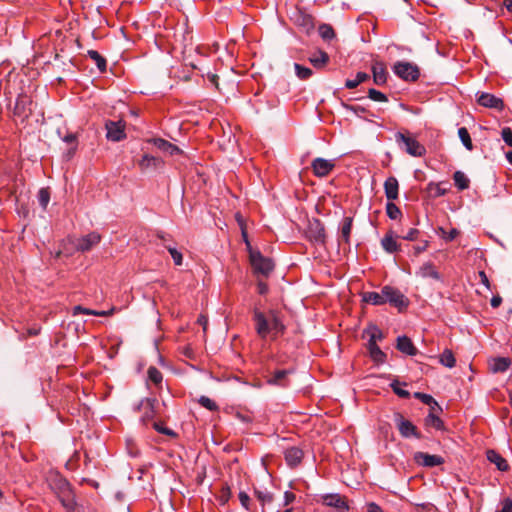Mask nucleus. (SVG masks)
<instances>
[{"mask_svg":"<svg viewBox=\"0 0 512 512\" xmlns=\"http://www.w3.org/2000/svg\"><path fill=\"white\" fill-rule=\"evenodd\" d=\"M395 141L401 149L413 157H423L426 154V148L416 140L409 132H397Z\"/></svg>","mask_w":512,"mask_h":512,"instance_id":"f257e3e1","label":"nucleus"},{"mask_svg":"<svg viewBox=\"0 0 512 512\" xmlns=\"http://www.w3.org/2000/svg\"><path fill=\"white\" fill-rule=\"evenodd\" d=\"M165 248L168 250V252L170 253L173 261H174V264L177 265V266H180L182 265V262H183V256H182V253L180 251H178L175 247H172L171 245H164Z\"/></svg>","mask_w":512,"mask_h":512,"instance_id":"8fccbe9b","label":"nucleus"},{"mask_svg":"<svg viewBox=\"0 0 512 512\" xmlns=\"http://www.w3.org/2000/svg\"><path fill=\"white\" fill-rule=\"evenodd\" d=\"M163 164V161L159 157H155L149 154L143 155V157L139 160L138 166L142 172L151 169H157Z\"/></svg>","mask_w":512,"mask_h":512,"instance_id":"4be33fe9","label":"nucleus"},{"mask_svg":"<svg viewBox=\"0 0 512 512\" xmlns=\"http://www.w3.org/2000/svg\"><path fill=\"white\" fill-rule=\"evenodd\" d=\"M416 275L421 277V278H432L434 280H441V275L440 273L437 271L435 265L428 261V262H425L419 269L418 271L416 272Z\"/></svg>","mask_w":512,"mask_h":512,"instance_id":"b1692460","label":"nucleus"},{"mask_svg":"<svg viewBox=\"0 0 512 512\" xmlns=\"http://www.w3.org/2000/svg\"><path fill=\"white\" fill-rule=\"evenodd\" d=\"M249 258L255 274L268 277L274 270V262L270 258L264 257L259 251L250 249Z\"/></svg>","mask_w":512,"mask_h":512,"instance_id":"f03ea898","label":"nucleus"},{"mask_svg":"<svg viewBox=\"0 0 512 512\" xmlns=\"http://www.w3.org/2000/svg\"><path fill=\"white\" fill-rule=\"evenodd\" d=\"M307 236L311 242L316 244H325L326 240V232L325 227L318 219H313L309 222V226L307 229Z\"/></svg>","mask_w":512,"mask_h":512,"instance_id":"0eeeda50","label":"nucleus"},{"mask_svg":"<svg viewBox=\"0 0 512 512\" xmlns=\"http://www.w3.org/2000/svg\"><path fill=\"white\" fill-rule=\"evenodd\" d=\"M367 348L371 359L377 363L382 364L386 360V354L380 349L377 344L368 343Z\"/></svg>","mask_w":512,"mask_h":512,"instance_id":"7c9ffc66","label":"nucleus"},{"mask_svg":"<svg viewBox=\"0 0 512 512\" xmlns=\"http://www.w3.org/2000/svg\"><path fill=\"white\" fill-rule=\"evenodd\" d=\"M428 245H429L428 241H423L421 244H418V245L414 246L413 247L414 254L417 256L420 253L426 251V249L428 248Z\"/></svg>","mask_w":512,"mask_h":512,"instance_id":"0e129e2a","label":"nucleus"},{"mask_svg":"<svg viewBox=\"0 0 512 512\" xmlns=\"http://www.w3.org/2000/svg\"><path fill=\"white\" fill-rule=\"evenodd\" d=\"M344 107L346 110L351 111L355 114L363 113L366 111L365 108H363L360 105H344Z\"/></svg>","mask_w":512,"mask_h":512,"instance_id":"69168bd1","label":"nucleus"},{"mask_svg":"<svg viewBox=\"0 0 512 512\" xmlns=\"http://www.w3.org/2000/svg\"><path fill=\"white\" fill-rule=\"evenodd\" d=\"M393 421L401 437L421 439L422 434L418 430L417 426L414 425L409 419L405 418L400 412H395L393 415Z\"/></svg>","mask_w":512,"mask_h":512,"instance_id":"7ed1b4c3","label":"nucleus"},{"mask_svg":"<svg viewBox=\"0 0 512 512\" xmlns=\"http://www.w3.org/2000/svg\"><path fill=\"white\" fill-rule=\"evenodd\" d=\"M367 512H383L382 508L375 502L367 504Z\"/></svg>","mask_w":512,"mask_h":512,"instance_id":"774afa93","label":"nucleus"},{"mask_svg":"<svg viewBox=\"0 0 512 512\" xmlns=\"http://www.w3.org/2000/svg\"><path fill=\"white\" fill-rule=\"evenodd\" d=\"M372 74L373 81L376 85H384L387 82L388 72L384 62L382 61H373L372 63Z\"/></svg>","mask_w":512,"mask_h":512,"instance_id":"dca6fc26","label":"nucleus"},{"mask_svg":"<svg viewBox=\"0 0 512 512\" xmlns=\"http://www.w3.org/2000/svg\"><path fill=\"white\" fill-rule=\"evenodd\" d=\"M363 301L370 303L372 305H383L385 304V298H384V287L382 288L381 292H366L363 295Z\"/></svg>","mask_w":512,"mask_h":512,"instance_id":"2f4dec72","label":"nucleus"},{"mask_svg":"<svg viewBox=\"0 0 512 512\" xmlns=\"http://www.w3.org/2000/svg\"><path fill=\"white\" fill-rule=\"evenodd\" d=\"M427 192L429 193V196L432 198H438L446 194L447 189L442 188L441 184L430 182L427 185Z\"/></svg>","mask_w":512,"mask_h":512,"instance_id":"58836bf2","label":"nucleus"},{"mask_svg":"<svg viewBox=\"0 0 512 512\" xmlns=\"http://www.w3.org/2000/svg\"><path fill=\"white\" fill-rule=\"evenodd\" d=\"M487 459L496 465L500 471H507L509 469L508 462L498 452L494 450L487 451Z\"/></svg>","mask_w":512,"mask_h":512,"instance_id":"c756f323","label":"nucleus"},{"mask_svg":"<svg viewBox=\"0 0 512 512\" xmlns=\"http://www.w3.org/2000/svg\"><path fill=\"white\" fill-rule=\"evenodd\" d=\"M149 143H152L159 150L165 152L168 147L169 141L162 138H152L148 140Z\"/></svg>","mask_w":512,"mask_h":512,"instance_id":"4d7b16f0","label":"nucleus"},{"mask_svg":"<svg viewBox=\"0 0 512 512\" xmlns=\"http://www.w3.org/2000/svg\"><path fill=\"white\" fill-rule=\"evenodd\" d=\"M32 100L31 97L21 93L16 99L13 114L21 122H24L29 118L32 113Z\"/></svg>","mask_w":512,"mask_h":512,"instance_id":"423d86ee","label":"nucleus"},{"mask_svg":"<svg viewBox=\"0 0 512 512\" xmlns=\"http://www.w3.org/2000/svg\"><path fill=\"white\" fill-rule=\"evenodd\" d=\"M152 427L159 433L161 434H164V435H168V436H174L175 433L173 432V430L165 427L161 422H152Z\"/></svg>","mask_w":512,"mask_h":512,"instance_id":"6e6d98bb","label":"nucleus"},{"mask_svg":"<svg viewBox=\"0 0 512 512\" xmlns=\"http://www.w3.org/2000/svg\"><path fill=\"white\" fill-rule=\"evenodd\" d=\"M38 202L40 206L45 210L49 204L50 201V191L49 188H41L38 191Z\"/></svg>","mask_w":512,"mask_h":512,"instance_id":"09e8293b","label":"nucleus"},{"mask_svg":"<svg viewBox=\"0 0 512 512\" xmlns=\"http://www.w3.org/2000/svg\"><path fill=\"white\" fill-rule=\"evenodd\" d=\"M397 236L393 231H388L381 240V245L387 253H395L400 250V245L396 241Z\"/></svg>","mask_w":512,"mask_h":512,"instance_id":"a878e982","label":"nucleus"},{"mask_svg":"<svg viewBox=\"0 0 512 512\" xmlns=\"http://www.w3.org/2000/svg\"><path fill=\"white\" fill-rule=\"evenodd\" d=\"M239 497V500H240V503L241 505L245 508V509H249V502H250V497L249 495L246 493V492H243L241 491L238 495Z\"/></svg>","mask_w":512,"mask_h":512,"instance_id":"bf43d9fd","label":"nucleus"},{"mask_svg":"<svg viewBox=\"0 0 512 512\" xmlns=\"http://www.w3.org/2000/svg\"><path fill=\"white\" fill-rule=\"evenodd\" d=\"M501 509L497 512H512V500L510 498H505L501 502Z\"/></svg>","mask_w":512,"mask_h":512,"instance_id":"052dcab7","label":"nucleus"},{"mask_svg":"<svg viewBox=\"0 0 512 512\" xmlns=\"http://www.w3.org/2000/svg\"><path fill=\"white\" fill-rule=\"evenodd\" d=\"M254 493H255V496L257 497V499L262 503V505H264L266 503H270L273 500L272 494L268 491H261V490L255 489Z\"/></svg>","mask_w":512,"mask_h":512,"instance_id":"864d4df0","label":"nucleus"},{"mask_svg":"<svg viewBox=\"0 0 512 512\" xmlns=\"http://www.w3.org/2000/svg\"><path fill=\"white\" fill-rule=\"evenodd\" d=\"M59 498L67 512L75 511L76 501L68 483H65V488L62 490Z\"/></svg>","mask_w":512,"mask_h":512,"instance_id":"aec40b11","label":"nucleus"},{"mask_svg":"<svg viewBox=\"0 0 512 512\" xmlns=\"http://www.w3.org/2000/svg\"><path fill=\"white\" fill-rule=\"evenodd\" d=\"M157 404L156 399L146 398L141 401L140 407L143 409V415L141 416V421L144 425H148L154 422V418L156 415L155 406Z\"/></svg>","mask_w":512,"mask_h":512,"instance_id":"ddd939ff","label":"nucleus"},{"mask_svg":"<svg viewBox=\"0 0 512 512\" xmlns=\"http://www.w3.org/2000/svg\"><path fill=\"white\" fill-rule=\"evenodd\" d=\"M477 102L479 105L486 108H494L500 111L504 108V102L501 98L486 92H482L478 95Z\"/></svg>","mask_w":512,"mask_h":512,"instance_id":"2eb2a0df","label":"nucleus"},{"mask_svg":"<svg viewBox=\"0 0 512 512\" xmlns=\"http://www.w3.org/2000/svg\"><path fill=\"white\" fill-rule=\"evenodd\" d=\"M384 192L388 201L397 200L399 197V183L396 177L390 176L384 182Z\"/></svg>","mask_w":512,"mask_h":512,"instance_id":"a211bd4d","label":"nucleus"},{"mask_svg":"<svg viewBox=\"0 0 512 512\" xmlns=\"http://www.w3.org/2000/svg\"><path fill=\"white\" fill-rule=\"evenodd\" d=\"M453 180H454V184L455 186L463 191V190H466L469 188V185H470V180L469 178L465 175L464 172L462 171H456L454 172L453 174Z\"/></svg>","mask_w":512,"mask_h":512,"instance_id":"f704fd0d","label":"nucleus"},{"mask_svg":"<svg viewBox=\"0 0 512 512\" xmlns=\"http://www.w3.org/2000/svg\"><path fill=\"white\" fill-rule=\"evenodd\" d=\"M365 333L369 336L368 343L377 344V341H381L384 338L383 332L375 325L369 326Z\"/></svg>","mask_w":512,"mask_h":512,"instance_id":"e433bc0d","label":"nucleus"},{"mask_svg":"<svg viewBox=\"0 0 512 512\" xmlns=\"http://www.w3.org/2000/svg\"><path fill=\"white\" fill-rule=\"evenodd\" d=\"M101 240V236L97 232H91L79 238L76 243V249L81 252L90 251Z\"/></svg>","mask_w":512,"mask_h":512,"instance_id":"4468645a","label":"nucleus"},{"mask_svg":"<svg viewBox=\"0 0 512 512\" xmlns=\"http://www.w3.org/2000/svg\"><path fill=\"white\" fill-rule=\"evenodd\" d=\"M253 321L255 323V330L261 339H266L270 334V320L263 312L255 309L253 312Z\"/></svg>","mask_w":512,"mask_h":512,"instance_id":"1a4fd4ad","label":"nucleus"},{"mask_svg":"<svg viewBox=\"0 0 512 512\" xmlns=\"http://www.w3.org/2000/svg\"><path fill=\"white\" fill-rule=\"evenodd\" d=\"M169 155H175L181 153V150L176 145L169 142L167 149L165 150Z\"/></svg>","mask_w":512,"mask_h":512,"instance_id":"338daca9","label":"nucleus"},{"mask_svg":"<svg viewBox=\"0 0 512 512\" xmlns=\"http://www.w3.org/2000/svg\"><path fill=\"white\" fill-rule=\"evenodd\" d=\"M257 289H258V293L261 295H265L269 291V287H268L267 283L262 280H258Z\"/></svg>","mask_w":512,"mask_h":512,"instance_id":"e2e57ef3","label":"nucleus"},{"mask_svg":"<svg viewBox=\"0 0 512 512\" xmlns=\"http://www.w3.org/2000/svg\"><path fill=\"white\" fill-rule=\"evenodd\" d=\"M440 363L448 368H453L456 364V359L451 350H444V352L440 355Z\"/></svg>","mask_w":512,"mask_h":512,"instance_id":"c03bdc74","label":"nucleus"},{"mask_svg":"<svg viewBox=\"0 0 512 512\" xmlns=\"http://www.w3.org/2000/svg\"><path fill=\"white\" fill-rule=\"evenodd\" d=\"M396 348L403 354L409 355V356H415L418 353L417 348L413 344L410 338L407 336H399L397 338V344Z\"/></svg>","mask_w":512,"mask_h":512,"instance_id":"412c9836","label":"nucleus"},{"mask_svg":"<svg viewBox=\"0 0 512 512\" xmlns=\"http://www.w3.org/2000/svg\"><path fill=\"white\" fill-rule=\"evenodd\" d=\"M303 457V450L296 446L289 447L284 451L285 461L291 468L297 467L302 462Z\"/></svg>","mask_w":512,"mask_h":512,"instance_id":"f3484780","label":"nucleus"},{"mask_svg":"<svg viewBox=\"0 0 512 512\" xmlns=\"http://www.w3.org/2000/svg\"><path fill=\"white\" fill-rule=\"evenodd\" d=\"M424 424L427 427H432L436 430H444L443 421L435 414V410L430 409L429 414L424 419Z\"/></svg>","mask_w":512,"mask_h":512,"instance_id":"72a5a7b5","label":"nucleus"},{"mask_svg":"<svg viewBox=\"0 0 512 512\" xmlns=\"http://www.w3.org/2000/svg\"><path fill=\"white\" fill-rule=\"evenodd\" d=\"M269 320L270 334H272V338L275 339L278 335H283L286 330V327L276 311L271 310L269 312Z\"/></svg>","mask_w":512,"mask_h":512,"instance_id":"6ab92c4d","label":"nucleus"},{"mask_svg":"<svg viewBox=\"0 0 512 512\" xmlns=\"http://www.w3.org/2000/svg\"><path fill=\"white\" fill-rule=\"evenodd\" d=\"M353 226L352 217H344L340 226L339 244L342 242L346 245H350V235Z\"/></svg>","mask_w":512,"mask_h":512,"instance_id":"393cba45","label":"nucleus"},{"mask_svg":"<svg viewBox=\"0 0 512 512\" xmlns=\"http://www.w3.org/2000/svg\"><path fill=\"white\" fill-rule=\"evenodd\" d=\"M198 403L209 411H217L219 409L218 405L207 396H201L198 399Z\"/></svg>","mask_w":512,"mask_h":512,"instance_id":"3c124183","label":"nucleus"},{"mask_svg":"<svg viewBox=\"0 0 512 512\" xmlns=\"http://www.w3.org/2000/svg\"><path fill=\"white\" fill-rule=\"evenodd\" d=\"M63 140L67 144L71 145L66 154L67 158L70 159L71 157H73L77 150V137L74 133H69L66 136H64Z\"/></svg>","mask_w":512,"mask_h":512,"instance_id":"79ce46f5","label":"nucleus"},{"mask_svg":"<svg viewBox=\"0 0 512 512\" xmlns=\"http://www.w3.org/2000/svg\"><path fill=\"white\" fill-rule=\"evenodd\" d=\"M308 60L314 68L322 69L329 63L330 57L327 52L317 50L309 56Z\"/></svg>","mask_w":512,"mask_h":512,"instance_id":"bb28decb","label":"nucleus"},{"mask_svg":"<svg viewBox=\"0 0 512 512\" xmlns=\"http://www.w3.org/2000/svg\"><path fill=\"white\" fill-rule=\"evenodd\" d=\"M114 312H115V308L114 307L111 308L108 311H97V310H92V309L85 308V307H83L81 305H77V306L73 307V309H72V315L73 316H76L78 314H86V315L106 317V316L113 315Z\"/></svg>","mask_w":512,"mask_h":512,"instance_id":"c85d7f7f","label":"nucleus"},{"mask_svg":"<svg viewBox=\"0 0 512 512\" xmlns=\"http://www.w3.org/2000/svg\"><path fill=\"white\" fill-rule=\"evenodd\" d=\"M414 397L419 399L424 404L429 405L430 409H432V410H436V409L440 410V411L442 410L441 407L436 402V400L431 395H429V394H425V393H421V392H416L414 394Z\"/></svg>","mask_w":512,"mask_h":512,"instance_id":"4c0bfd02","label":"nucleus"},{"mask_svg":"<svg viewBox=\"0 0 512 512\" xmlns=\"http://www.w3.org/2000/svg\"><path fill=\"white\" fill-rule=\"evenodd\" d=\"M419 230L418 229H415V228H411L406 235H404L402 238L404 240H408V241H414L417 239L418 235H419Z\"/></svg>","mask_w":512,"mask_h":512,"instance_id":"680f3d73","label":"nucleus"},{"mask_svg":"<svg viewBox=\"0 0 512 512\" xmlns=\"http://www.w3.org/2000/svg\"><path fill=\"white\" fill-rule=\"evenodd\" d=\"M87 55L95 62L101 73L106 71L107 62L102 55H100L96 50H88Z\"/></svg>","mask_w":512,"mask_h":512,"instance_id":"c9c22d12","label":"nucleus"},{"mask_svg":"<svg viewBox=\"0 0 512 512\" xmlns=\"http://www.w3.org/2000/svg\"><path fill=\"white\" fill-rule=\"evenodd\" d=\"M386 214L392 220L399 219L402 216L400 208L395 203H393V201L387 202Z\"/></svg>","mask_w":512,"mask_h":512,"instance_id":"a18cd8bd","label":"nucleus"},{"mask_svg":"<svg viewBox=\"0 0 512 512\" xmlns=\"http://www.w3.org/2000/svg\"><path fill=\"white\" fill-rule=\"evenodd\" d=\"M323 504L337 509L338 512H348L349 505L344 496L340 494H325L322 496Z\"/></svg>","mask_w":512,"mask_h":512,"instance_id":"f8f14e48","label":"nucleus"},{"mask_svg":"<svg viewBox=\"0 0 512 512\" xmlns=\"http://www.w3.org/2000/svg\"><path fill=\"white\" fill-rule=\"evenodd\" d=\"M458 136L467 150H473V143L466 127H461L458 129Z\"/></svg>","mask_w":512,"mask_h":512,"instance_id":"37998d69","label":"nucleus"},{"mask_svg":"<svg viewBox=\"0 0 512 512\" xmlns=\"http://www.w3.org/2000/svg\"><path fill=\"white\" fill-rule=\"evenodd\" d=\"M291 373L290 370H287V369H282V370H277L275 372H273L268 378H267V383L269 385H276V386H281V387H286L288 386V379H287V376Z\"/></svg>","mask_w":512,"mask_h":512,"instance_id":"5701e85b","label":"nucleus"},{"mask_svg":"<svg viewBox=\"0 0 512 512\" xmlns=\"http://www.w3.org/2000/svg\"><path fill=\"white\" fill-rule=\"evenodd\" d=\"M106 137L110 141L118 142L126 137L125 134V122L119 121H107L105 124Z\"/></svg>","mask_w":512,"mask_h":512,"instance_id":"6e6552de","label":"nucleus"},{"mask_svg":"<svg viewBox=\"0 0 512 512\" xmlns=\"http://www.w3.org/2000/svg\"><path fill=\"white\" fill-rule=\"evenodd\" d=\"M413 459L416 464L429 468L440 466L445 462L443 457L439 455H431L425 452L414 453Z\"/></svg>","mask_w":512,"mask_h":512,"instance_id":"9b49d317","label":"nucleus"},{"mask_svg":"<svg viewBox=\"0 0 512 512\" xmlns=\"http://www.w3.org/2000/svg\"><path fill=\"white\" fill-rule=\"evenodd\" d=\"M368 97L375 102H387V96L374 88L368 90Z\"/></svg>","mask_w":512,"mask_h":512,"instance_id":"603ef678","label":"nucleus"},{"mask_svg":"<svg viewBox=\"0 0 512 512\" xmlns=\"http://www.w3.org/2000/svg\"><path fill=\"white\" fill-rule=\"evenodd\" d=\"M489 368L493 373H503L511 365V360L507 357H495L489 360Z\"/></svg>","mask_w":512,"mask_h":512,"instance_id":"cd10ccee","label":"nucleus"},{"mask_svg":"<svg viewBox=\"0 0 512 512\" xmlns=\"http://www.w3.org/2000/svg\"><path fill=\"white\" fill-rule=\"evenodd\" d=\"M393 72L405 81H416L420 76L417 65L404 61L396 62L393 66Z\"/></svg>","mask_w":512,"mask_h":512,"instance_id":"20e7f679","label":"nucleus"},{"mask_svg":"<svg viewBox=\"0 0 512 512\" xmlns=\"http://www.w3.org/2000/svg\"><path fill=\"white\" fill-rule=\"evenodd\" d=\"M503 141L510 147H512V130L509 127H505L501 131Z\"/></svg>","mask_w":512,"mask_h":512,"instance_id":"13d9d810","label":"nucleus"},{"mask_svg":"<svg viewBox=\"0 0 512 512\" xmlns=\"http://www.w3.org/2000/svg\"><path fill=\"white\" fill-rule=\"evenodd\" d=\"M390 386L397 396L401 398H409L410 393L407 390L400 388L398 381H393Z\"/></svg>","mask_w":512,"mask_h":512,"instance_id":"5fc2aeb1","label":"nucleus"},{"mask_svg":"<svg viewBox=\"0 0 512 512\" xmlns=\"http://www.w3.org/2000/svg\"><path fill=\"white\" fill-rule=\"evenodd\" d=\"M385 303L398 308L399 311L406 309L409 305L408 298L398 289L391 286H384Z\"/></svg>","mask_w":512,"mask_h":512,"instance_id":"39448f33","label":"nucleus"},{"mask_svg":"<svg viewBox=\"0 0 512 512\" xmlns=\"http://www.w3.org/2000/svg\"><path fill=\"white\" fill-rule=\"evenodd\" d=\"M295 22L302 27L307 33L314 28V19L311 15L299 12Z\"/></svg>","mask_w":512,"mask_h":512,"instance_id":"473e14b6","label":"nucleus"},{"mask_svg":"<svg viewBox=\"0 0 512 512\" xmlns=\"http://www.w3.org/2000/svg\"><path fill=\"white\" fill-rule=\"evenodd\" d=\"M147 374L149 381H151L153 384L158 386L162 383L163 375L156 367H149Z\"/></svg>","mask_w":512,"mask_h":512,"instance_id":"de8ad7c7","label":"nucleus"},{"mask_svg":"<svg viewBox=\"0 0 512 512\" xmlns=\"http://www.w3.org/2000/svg\"><path fill=\"white\" fill-rule=\"evenodd\" d=\"M295 74L300 80H308L312 75L313 71L305 66L298 63L294 64Z\"/></svg>","mask_w":512,"mask_h":512,"instance_id":"49530a36","label":"nucleus"},{"mask_svg":"<svg viewBox=\"0 0 512 512\" xmlns=\"http://www.w3.org/2000/svg\"><path fill=\"white\" fill-rule=\"evenodd\" d=\"M318 32H319V35L321 36V38L323 40H327V41L332 40L336 36L333 27L330 24H326V23L321 24L319 26Z\"/></svg>","mask_w":512,"mask_h":512,"instance_id":"a19ab883","label":"nucleus"},{"mask_svg":"<svg viewBox=\"0 0 512 512\" xmlns=\"http://www.w3.org/2000/svg\"><path fill=\"white\" fill-rule=\"evenodd\" d=\"M313 174L316 177L323 178L328 176L335 168L334 160H327L324 158H315L311 163Z\"/></svg>","mask_w":512,"mask_h":512,"instance_id":"9d476101","label":"nucleus"},{"mask_svg":"<svg viewBox=\"0 0 512 512\" xmlns=\"http://www.w3.org/2000/svg\"><path fill=\"white\" fill-rule=\"evenodd\" d=\"M369 79V75L365 72H358L356 74L355 79H347L345 82V87L348 89H354L359 84L367 81Z\"/></svg>","mask_w":512,"mask_h":512,"instance_id":"ea45409f","label":"nucleus"}]
</instances>
